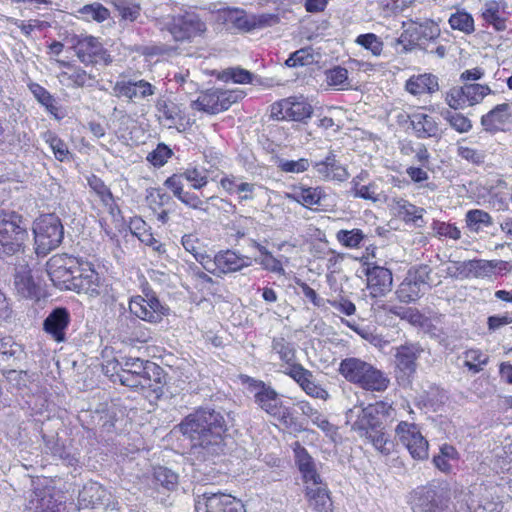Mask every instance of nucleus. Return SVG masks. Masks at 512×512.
Wrapping results in <instances>:
<instances>
[{
  "instance_id": "f257e3e1",
  "label": "nucleus",
  "mask_w": 512,
  "mask_h": 512,
  "mask_svg": "<svg viewBox=\"0 0 512 512\" xmlns=\"http://www.w3.org/2000/svg\"><path fill=\"white\" fill-rule=\"evenodd\" d=\"M180 430L191 442L190 456L195 461L194 478L202 482L215 480L213 469L208 463H215L214 457L224 451L225 421L221 413L202 408L189 414L180 424Z\"/></svg>"
},
{
  "instance_id": "f03ea898",
  "label": "nucleus",
  "mask_w": 512,
  "mask_h": 512,
  "mask_svg": "<svg viewBox=\"0 0 512 512\" xmlns=\"http://www.w3.org/2000/svg\"><path fill=\"white\" fill-rule=\"evenodd\" d=\"M159 367L140 358L122 357L105 360L103 370L106 375L116 377L122 385L130 388L150 387L151 374Z\"/></svg>"
},
{
  "instance_id": "7ed1b4c3",
  "label": "nucleus",
  "mask_w": 512,
  "mask_h": 512,
  "mask_svg": "<svg viewBox=\"0 0 512 512\" xmlns=\"http://www.w3.org/2000/svg\"><path fill=\"white\" fill-rule=\"evenodd\" d=\"M338 371L348 382L366 391H385L390 382L384 372L357 357L343 359L339 364Z\"/></svg>"
},
{
  "instance_id": "20e7f679",
  "label": "nucleus",
  "mask_w": 512,
  "mask_h": 512,
  "mask_svg": "<svg viewBox=\"0 0 512 512\" xmlns=\"http://www.w3.org/2000/svg\"><path fill=\"white\" fill-rule=\"evenodd\" d=\"M248 389L253 394L255 403L268 415L280 422L286 428L294 424L292 408L283 401L282 397L270 385L263 381L247 378Z\"/></svg>"
},
{
  "instance_id": "39448f33",
  "label": "nucleus",
  "mask_w": 512,
  "mask_h": 512,
  "mask_svg": "<svg viewBox=\"0 0 512 512\" xmlns=\"http://www.w3.org/2000/svg\"><path fill=\"white\" fill-rule=\"evenodd\" d=\"M449 500L450 490L444 483L419 486L409 496L413 512H442L448 506Z\"/></svg>"
},
{
  "instance_id": "423d86ee",
  "label": "nucleus",
  "mask_w": 512,
  "mask_h": 512,
  "mask_svg": "<svg viewBox=\"0 0 512 512\" xmlns=\"http://www.w3.org/2000/svg\"><path fill=\"white\" fill-rule=\"evenodd\" d=\"M28 239L22 217L15 213L0 214V256H10L23 249Z\"/></svg>"
},
{
  "instance_id": "0eeeda50",
  "label": "nucleus",
  "mask_w": 512,
  "mask_h": 512,
  "mask_svg": "<svg viewBox=\"0 0 512 512\" xmlns=\"http://www.w3.org/2000/svg\"><path fill=\"white\" fill-rule=\"evenodd\" d=\"M33 233L37 255L45 256L62 242L64 227L59 217L45 214L34 221Z\"/></svg>"
},
{
  "instance_id": "6e6552de",
  "label": "nucleus",
  "mask_w": 512,
  "mask_h": 512,
  "mask_svg": "<svg viewBox=\"0 0 512 512\" xmlns=\"http://www.w3.org/2000/svg\"><path fill=\"white\" fill-rule=\"evenodd\" d=\"M244 97L242 90L209 89L193 101L192 108L209 114H217Z\"/></svg>"
},
{
  "instance_id": "1a4fd4ad",
  "label": "nucleus",
  "mask_w": 512,
  "mask_h": 512,
  "mask_svg": "<svg viewBox=\"0 0 512 512\" xmlns=\"http://www.w3.org/2000/svg\"><path fill=\"white\" fill-rule=\"evenodd\" d=\"M79 258L67 254H57L49 259L47 273L55 287L71 291L79 267Z\"/></svg>"
},
{
  "instance_id": "9d476101",
  "label": "nucleus",
  "mask_w": 512,
  "mask_h": 512,
  "mask_svg": "<svg viewBox=\"0 0 512 512\" xmlns=\"http://www.w3.org/2000/svg\"><path fill=\"white\" fill-rule=\"evenodd\" d=\"M105 287L104 279L95 270L94 264L79 258V267L77 268L71 291L95 298L104 292Z\"/></svg>"
},
{
  "instance_id": "9b49d317",
  "label": "nucleus",
  "mask_w": 512,
  "mask_h": 512,
  "mask_svg": "<svg viewBox=\"0 0 512 512\" xmlns=\"http://www.w3.org/2000/svg\"><path fill=\"white\" fill-rule=\"evenodd\" d=\"M162 29H167L177 41L189 39L203 33L205 23L194 13H185L182 16H166L160 21Z\"/></svg>"
},
{
  "instance_id": "f8f14e48",
  "label": "nucleus",
  "mask_w": 512,
  "mask_h": 512,
  "mask_svg": "<svg viewBox=\"0 0 512 512\" xmlns=\"http://www.w3.org/2000/svg\"><path fill=\"white\" fill-rule=\"evenodd\" d=\"M395 435L413 459L425 460L428 458L429 443L415 423L399 422L395 428Z\"/></svg>"
},
{
  "instance_id": "ddd939ff",
  "label": "nucleus",
  "mask_w": 512,
  "mask_h": 512,
  "mask_svg": "<svg viewBox=\"0 0 512 512\" xmlns=\"http://www.w3.org/2000/svg\"><path fill=\"white\" fill-rule=\"evenodd\" d=\"M252 265V259L249 256L242 255L231 249L221 250L214 257H211L205 270L215 276L236 273Z\"/></svg>"
},
{
  "instance_id": "4468645a",
  "label": "nucleus",
  "mask_w": 512,
  "mask_h": 512,
  "mask_svg": "<svg viewBox=\"0 0 512 512\" xmlns=\"http://www.w3.org/2000/svg\"><path fill=\"white\" fill-rule=\"evenodd\" d=\"M385 406V403L378 402L375 405H368L364 408L354 407L350 409L346 417L348 422L352 423V430L363 438L365 435L370 434L382 426L379 414L385 409Z\"/></svg>"
},
{
  "instance_id": "2eb2a0df",
  "label": "nucleus",
  "mask_w": 512,
  "mask_h": 512,
  "mask_svg": "<svg viewBox=\"0 0 512 512\" xmlns=\"http://www.w3.org/2000/svg\"><path fill=\"white\" fill-rule=\"evenodd\" d=\"M312 114V106L304 96H292L271 106V117L276 120L302 121Z\"/></svg>"
},
{
  "instance_id": "dca6fc26",
  "label": "nucleus",
  "mask_w": 512,
  "mask_h": 512,
  "mask_svg": "<svg viewBox=\"0 0 512 512\" xmlns=\"http://www.w3.org/2000/svg\"><path fill=\"white\" fill-rule=\"evenodd\" d=\"M129 309L132 314L141 320L158 323L168 312L154 293H145L144 296L137 295L130 299Z\"/></svg>"
},
{
  "instance_id": "f3484780",
  "label": "nucleus",
  "mask_w": 512,
  "mask_h": 512,
  "mask_svg": "<svg viewBox=\"0 0 512 512\" xmlns=\"http://www.w3.org/2000/svg\"><path fill=\"white\" fill-rule=\"evenodd\" d=\"M196 512H243L240 501L223 493H207L198 497L195 503Z\"/></svg>"
},
{
  "instance_id": "a211bd4d",
  "label": "nucleus",
  "mask_w": 512,
  "mask_h": 512,
  "mask_svg": "<svg viewBox=\"0 0 512 512\" xmlns=\"http://www.w3.org/2000/svg\"><path fill=\"white\" fill-rule=\"evenodd\" d=\"M113 95L126 98L132 102L145 100L156 92V87L146 80H118L113 86Z\"/></svg>"
},
{
  "instance_id": "6ab92c4d",
  "label": "nucleus",
  "mask_w": 512,
  "mask_h": 512,
  "mask_svg": "<svg viewBox=\"0 0 512 512\" xmlns=\"http://www.w3.org/2000/svg\"><path fill=\"white\" fill-rule=\"evenodd\" d=\"M78 504L80 508L105 507L115 509L111 502V494L99 483L88 482L79 491Z\"/></svg>"
},
{
  "instance_id": "aec40b11",
  "label": "nucleus",
  "mask_w": 512,
  "mask_h": 512,
  "mask_svg": "<svg viewBox=\"0 0 512 512\" xmlns=\"http://www.w3.org/2000/svg\"><path fill=\"white\" fill-rule=\"evenodd\" d=\"M295 463L301 473L306 486L322 484V478L318 472V465L307 450L296 441L293 444Z\"/></svg>"
},
{
  "instance_id": "412c9836",
  "label": "nucleus",
  "mask_w": 512,
  "mask_h": 512,
  "mask_svg": "<svg viewBox=\"0 0 512 512\" xmlns=\"http://www.w3.org/2000/svg\"><path fill=\"white\" fill-rule=\"evenodd\" d=\"M220 186L228 195H236L238 201H251L256 196V191L261 188L256 183L247 182L244 177L234 174H226L220 180Z\"/></svg>"
},
{
  "instance_id": "4be33fe9",
  "label": "nucleus",
  "mask_w": 512,
  "mask_h": 512,
  "mask_svg": "<svg viewBox=\"0 0 512 512\" xmlns=\"http://www.w3.org/2000/svg\"><path fill=\"white\" fill-rule=\"evenodd\" d=\"M60 68H63L58 74L59 83L67 88H79L91 86L95 81V77L87 73L79 66L70 64L62 60H56Z\"/></svg>"
},
{
  "instance_id": "5701e85b",
  "label": "nucleus",
  "mask_w": 512,
  "mask_h": 512,
  "mask_svg": "<svg viewBox=\"0 0 512 512\" xmlns=\"http://www.w3.org/2000/svg\"><path fill=\"white\" fill-rule=\"evenodd\" d=\"M77 57L82 63H97L104 61L109 63L110 56L106 55L102 44L93 36H83L74 46Z\"/></svg>"
},
{
  "instance_id": "b1692460",
  "label": "nucleus",
  "mask_w": 512,
  "mask_h": 512,
  "mask_svg": "<svg viewBox=\"0 0 512 512\" xmlns=\"http://www.w3.org/2000/svg\"><path fill=\"white\" fill-rule=\"evenodd\" d=\"M288 198L306 208L324 210L328 206V195L322 187H298L288 194Z\"/></svg>"
},
{
  "instance_id": "393cba45",
  "label": "nucleus",
  "mask_w": 512,
  "mask_h": 512,
  "mask_svg": "<svg viewBox=\"0 0 512 512\" xmlns=\"http://www.w3.org/2000/svg\"><path fill=\"white\" fill-rule=\"evenodd\" d=\"M314 169L317 175L325 181L344 182L350 177L347 167L341 164L332 152L324 160L316 162Z\"/></svg>"
},
{
  "instance_id": "a878e982",
  "label": "nucleus",
  "mask_w": 512,
  "mask_h": 512,
  "mask_svg": "<svg viewBox=\"0 0 512 512\" xmlns=\"http://www.w3.org/2000/svg\"><path fill=\"white\" fill-rule=\"evenodd\" d=\"M367 288L372 297L384 296L391 291L392 273L387 268L381 266H373L367 268Z\"/></svg>"
},
{
  "instance_id": "bb28decb",
  "label": "nucleus",
  "mask_w": 512,
  "mask_h": 512,
  "mask_svg": "<svg viewBox=\"0 0 512 512\" xmlns=\"http://www.w3.org/2000/svg\"><path fill=\"white\" fill-rule=\"evenodd\" d=\"M288 376L291 377L307 395L322 400L328 398V392L319 384L315 383L312 372L303 366H293L288 372Z\"/></svg>"
},
{
  "instance_id": "cd10ccee",
  "label": "nucleus",
  "mask_w": 512,
  "mask_h": 512,
  "mask_svg": "<svg viewBox=\"0 0 512 512\" xmlns=\"http://www.w3.org/2000/svg\"><path fill=\"white\" fill-rule=\"evenodd\" d=\"M481 125L489 132L503 131L512 125L510 106L507 103L498 104L481 118Z\"/></svg>"
},
{
  "instance_id": "c85d7f7f",
  "label": "nucleus",
  "mask_w": 512,
  "mask_h": 512,
  "mask_svg": "<svg viewBox=\"0 0 512 512\" xmlns=\"http://www.w3.org/2000/svg\"><path fill=\"white\" fill-rule=\"evenodd\" d=\"M69 322V312L65 308H56L44 320V331L56 342H63Z\"/></svg>"
},
{
  "instance_id": "c756f323",
  "label": "nucleus",
  "mask_w": 512,
  "mask_h": 512,
  "mask_svg": "<svg viewBox=\"0 0 512 512\" xmlns=\"http://www.w3.org/2000/svg\"><path fill=\"white\" fill-rule=\"evenodd\" d=\"M64 503L55 499L49 489L34 491L30 497L26 512H63Z\"/></svg>"
},
{
  "instance_id": "7c9ffc66",
  "label": "nucleus",
  "mask_w": 512,
  "mask_h": 512,
  "mask_svg": "<svg viewBox=\"0 0 512 512\" xmlns=\"http://www.w3.org/2000/svg\"><path fill=\"white\" fill-rule=\"evenodd\" d=\"M422 348L418 344L406 343L396 348L395 363L405 375L410 376L416 371V361Z\"/></svg>"
},
{
  "instance_id": "2f4dec72",
  "label": "nucleus",
  "mask_w": 512,
  "mask_h": 512,
  "mask_svg": "<svg viewBox=\"0 0 512 512\" xmlns=\"http://www.w3.org/2000/svg\"><path fill=\"white\" fill-rule=\"evenodd\" d=\"M391 210L406 223L421 226L425 209L418 207L402 197H393L389 204Z\"/></svg>"
},
{
  "instance_id": "473e14b6",
  "label": "nucleus",
  "mask_w": 512,
  "mask_h": 512,
  "mask_svg": "<svg viewBox=\"0 0 512 512\" xmlns=\"http://www.w3.org/2000/svg\"><path fill=\"white\" fill-rule=\"evenodd\" d=\"M412 129L418 138H434L440 135V127L436 119L421 111L409 116Z\"/></svg>"
},
{
  "instance_id": "72a5a7b5",
  "label": "nucleus",
  "mask_w": 512,
  "mask_h": 512,
  "mask_svg": "<svg viewBox=\"0 0 512 512\" xmlns=\"http://www.w3.org/2000/svg\"><path fill=\"white\" fill-rule=\"evenodd\" d=\"M305 496L315 512H333V502L325 484L305 486Z\"/></svg>"
},
{
  "instance_id": "f704fd0d",
  "label": "nucleus",
  "mask_w": 512,
  "mask_h": 512,
  "mask_svg": "<svg viewBox=\"0 0 512 512\" xmlns=\"http://www.w3.org/2000/svg\"><path fill=\"white\" fill-rule=\"evenodd\" d=\"M271 348L272 352L281 360L284 374L288 375L293 366H302L296 362V348L293 342L284 337H274Z\"/></svg>"
},
{
  "instance_id": "c9c22d12",
  "label": "nucleus",
  "mask_w": 512,
  "mask_h": 512,
  "mask_svg": "<svg viewBox=\"0 0 512 512\" xmlns=\"http://www.w3.org/2000/svg\"><path fill=\"white\" fill-rule=\"evenodd\" d=\"M14 286L17 294L23 298L34 299L40 295V285L34 280L28 267L17 269Z\"/></svg>"
},
{
  "instance_id": "e433bc0d",
  "label": "nucleus",
  "mask_w": 512,
  "mask_h": 512,
  "mask_svg": "<svg viewBox=\"0 0 512 512\" xmlns=\"http://www.w3.org/2000/svg\"><path fill=\"white\" fill-rule=\"evenodd\" d=\"M181 244L186 252L190 253L194 259L201 264L205 270L211 256L207 253V245L195 233H189L182 236Z\"/></svg>"
},
{
  "instance_id": "4c0bfd02",
  "label": "nucleus",
  "mask_w": 512,
  "mask_h": 512,
  "mask_svg": "<svg viewBox=\"0 0 512 512\" xmlns=\"http://www.w3.org/2000/svg\"><path fill=\"white\" fill-rule=\"evenodd\" d=\"M426 286L424 280L417 278L415 274L409 273L397 290V297L401 302H414L423 293Z\"/></svg>"
},
{
  "instance_id": "58836bf2",
  "label": "nucleus",
  "mask_w": 512,
  "mask_h": 512,
  "mask_svg": "<svg viewBox=\"0 0 512 512\" xmlns=\"http://www.w3.org/2000/svg\"><path fill=\"white\" fill-rule=\"evenodd\" d=\"M406 90L412 95L432 94L439 89L438 79L431 74H419L410 77L406 82Z\"/></svg>"
},
{
  "instance_id": "ea45409f",
  "label": "nucleus",
  "mask_w": 512,
  "mask_h": 512,
  "mask_svg": "<svg viewBox=\"0 0 512 512\" xmlns=\"http://www.w3.org/2000/svg\"><path fill=\"white\" fill-rule=\"evenodd\" d=\"M501 264L499 260L474 259L463 262L462 267L468 277L484 278L491 276Z\"/></svg>"
},
{
  "instance_id": "a19ab883",
  "label": "nucleus",
  "mask_w": 512,
  "mask_h": 512,
  "mask_svg": "<svg viewBox=\"0 0 512 512\" xmlns=\"http://www.w3.org/2000/svg\"><path fill=\"white\" fill-rule=\"evenodd\" d=\"M460 358L463 365L473 374L480 373L489 362V355L478 348L465 350Z\"/></svg>"
},
{
  "instance_id": "79ce46f5",
  "label": "nucleus",
  "mask_w": 512,
  "mask_h": 512,
  "mask_svg": "<svg viewBox=\"0 0 512 512\" xmlns=\"http://www.w3.org/2000/svg\"><path fill=\"white\" fill-rule=\"evenodd\" d=\"M224 20L232 23L236 28L250 31L255 29V22L251 19V14L236 8H227L223 10Z\"/></svg>"
},
{
  "instance_id": "37998d69",
  "label": "nucleus",
  "mask_w": 512,
  "mask_h": 512,
  "mask_svg": "<svg viewBox=\"0 0 512 512\" xmlns=\"http://www.w3.org/2000/svg\"><path fill=\"white\" fill-rule=\"evenodd\" d=\"M224 20L232 23L236 28L250 31L255 29V22L251 19V14L236 8H227L223 10Z\"/></svg>"
},
{
  "instance_id": "c03bdc74",
  "label": "nucleus",
  "mask_w": 512,
  "mask_h": 512,
  "mask_svg": "<svg viewBox=\"0 0 512 512\" xmlns=\"http://www.w3.org/2000/svg\"><path fill=\"white\" fill-rule=\"evenodd\" d=\"M457 460L458 453L456 449L451 445L444 444L441 446L439 454L434 456L433 463L440 471L449 473Z\"/></svg>"
},
{
  "instance_id": "a18cd8bd",
  "label": "nucleus",
  "mask_w": 512,
  "mask_h": 512,
  "mask_svg": "<svg viewBox=\"0 0 512 512\" xmlns=\"http://www.w3.org/2000/svg\"><path fill=\"white\" fill-rule=\"evenodd\" d=\"M413 32L415 34L413 40L416 42L430 41L439 37L440 28L437 23L432 20H425L421 23L413 24Z\"/></svg>"
},
{
  "instance_id": "49530a36",
  "label": "nucleus",
  "mask_w": 512,
  "mask_h": 512,
  "mask_svg": "<svg viewBox=\"0 0 512 512\" xmlns=\"http://www.w3.org/2000/svg\"><path fill=\"white\" fill-rule=\"evenodd\" d=\"M448 23L453 30L464 34H471L475 30L473 17L464 10H457L451 14Z\"/></svg>"
},
{
  "instance_id": "de8ad7c7",
  "label": "nucleus",
  "mask_w": 512,
  "mask_h": 512,
  "mask_svg": "<svg viewBox=\"0 0 512 512\" xmlns=\"http://www.w3.org/2000/svg\"><path fill=\"white\" fill-rule=\"evenodd\" d=\"M318 58L319 54H316L313 48L304 47L291 53L285 64L288 67L306 66L317 62Z\"/></svg>"
},
{
  "instance_id": "09e8293b",
  "label": "nucleus",
  "mask_w": 512,
  "mask_h": 512,
  "mask_svg": "<svg viewBox=\"0 0 512 512\" xmlns=\"http://www.w3.org/2000/svg\"><path fill=\"white\" fill-rule=\"evenodd\" d=\"M366 238V235L361 229H351V230H339L336 233V240L344 247L349 249H357L361 246L363 240Z\"/></svg>"
},
{
  "instance_id": "8fccbe9b",
  "label": "nucleus",
  "mask_w": 512,
  "mask_h": 512,
  "mask_svg": "<svg viewBox=\"0 0 512 512\" xmlns=\"http://www.w3.org/2000/svg\"><path fill=\"white\" fill-rule=\"evenodd\" d=\"M440 115L449 125L459 133H467L472 129V122L463 114L452 112L449 109H443Z\"/></svg>"
},
{
  "instance_id": "3c124183",
  "label": "nucleus",
  "mask_w": 512,
  "mask_h": 512,
  "mask_svg": "<svg viewBox=\"0 0 512 512\" xmlns=\"http://www.w3.org/2000/svg\"><path fill=\"white\" fill-rule=\"evenodd\" d=\"M389 312L413 326H423L426 321L425 316L412 307L393 306L389 309Z\"/></svg>"
},
{
  "instance_id": "603ef678",
  "label": "nucleus",
  "mask_w": 512,
  "mask_h": 512,
  "mask_svg": "<svg viewBox=\"0 0 512 512\" xmlns=\"http://www.w3.org/2000/svg\"><path fill=\"white\" fill-rule=\"evenodd\" d=\"M466 223L470 231L479 232L492 224V218L487 212L474 209L467 212Z\"/></svg>"
},
{
  "instance_id": "864d4df0",
  "label": "nucleus",
  "mask_w": 512,
  "mask_h": 512,
  "mask_svg": "<svg viewBox=\"0 0 512 512\" xmlns=\"http://www.w3.org/2000/svg\"><path fill=\"white\" fill-rule=\"evenodd\" d=\"M78 13L83 20H94L99 23L107 20L110 16L109 10L97 2L83 6Z\"/></svg>"
},
{
  "instance_id": "5fc2aeb1",
  "label": "nucleus",
  "mask_w": 512,
  "mask_h": 512,
  "mask_svg": "<svg viewBox=\"0 0 512 512\" xmlns=\"http://www.w3.org/2000/svg\"><path fill=\"white\" fill-rule=\"evenodd\" d=\"M217 78L224 82L232 81L237 84H247L252 81L253 75L240 67L227 68L219 72Z\"/></svg>"
},
{
  "instance_id": "6e6d98bb",
  "label": "nucleus",
  "mask_w": 512,
  "mask_h": 512,
  "mask_svg": "<svg viewBox=\"0 0 512 512\" xmlns=\"http://www.w3.org/2000/svg\"><path fill=\"white\" fill-rule=\"evenodd\" d=\"M484 20L493 25L496 30L505 29V21L500 15L499 4L496 1L486 2L482 9Z\"/></svg>"
},
{
  "instance_id": "4d7b16f0",
  "label": "nucleus",
  "mask_w": 512,
  "mask_h": 512,
  "mask_svg": "<svg viewBox=\"0 0 512 512\" xmlns=\"http://www.w3.org/2000/svg\"><path fill=\"white\" fill-rule=\"evenodd\" d=\"M44 140L50 146L57 160L63 162L69 159L70 152L67 144L56 134L48 131L44 134Z\"/></svg>"
},
{
  "instance_id": "13d9d810",
  "label": "nucleus",
  "mask_w": 512,
  "mask_h": 512,
  "mask_svg": "<svg viewBox=\"0 0 512 512\" xmlns=\"http://www.w3.org/2000/svg\"><path fill=\"white\" fill-rule=\"evenodd\" d=\"M383 429V426H380L370 434L365 435L363 438L367 439L381 454L389 455L392 450V443L388 440Z\"/></svg>"
},
{
  "instance_id": "bf43d9fd",
  "label": "nucleus",
  "mask_w": 512,
  "mask_h": 512,
  "mask_svg": "<svg viewBox=\"0 0 512 512\" xmlns=\"http://www.w3.org/2000/svg\"><path fill=\"white\" fill-rule=\"evenodd\" d=\"M157 110L159 112V118L165 120L169 128L176 126L182 119L179 108L173 103L167 104L165 101H158Z\"/></svg>"
},
{
  "instance_id": "052dcab7",
  "label": "nucleus",
  "mask_w": 512,
  "mask_h": 512,
  "mask_svg": "<svg viewBox=\"0 0 512 512\" xmlns=\"http://www.w3.org/2000/svg\"><path fill=\"white\" fill-rule=\"evenodd\" d=\"M326 82L329 86L338 90H344L349 87L347 69L337 66L326 72Z\"/></svg>"
},
{
  "instance_id": "680f3d73",
  "label": "nucleus",
  "mask_w": 512,
  "mask_h": 512,
  "mask_svg": "<svg viewBox=\"0 0 512 512\" xmlns=\"http://www.w3.org/2000/svg\"><path fill=\"white\" fill-rule=\"evenodd\" d=\"M463 87L468 106H473L480 103L485 96L492 93L490 87L487 85L465 84Z\"/></svg>"
},
{
  "instance_id": "e2e57ef3",
  "label": "nucleus",
  "mask_w": 512,
  "mask_h": 512,
  "mask_svg": "<svg viewBox=\"0 0 512 512\" xmlns=\"http://www.w3.org/2000/svg\"><path fill=\"white\" fill-rule=\"evenodd\" d=\"M355 43L369 50L374 56L381 55L384 46L382 40L374 33L359 35Z\"/></svg>"
},
{
  "instance_id": "0e129e2a",
  "label": "nucleus",
  "mask_w": 512,
  "mask_h": 512,
  "mask_svg": "<svg viewBox=\"0 0 512 512\" xmlns=\"http://www.w3.org/2000/svg\"><path fill=\"white\" fill-rule=\"evenodd\" d=\"M184 179L191 183L192 188L199 190L207 185L208 176L205 169L189 167L182 173Z\"/></svg>"
},
{
  "instance_id": "69168bd1",
  "label": "nucleus",
  "mask_w": 512,
  "mask_h": 512,
  "mask_svg": "<svg viewBox=\"0 0 512 512\" xmlns=\"http://www.w3.org/2000/svg\"><path fill=\"white\" fill-rule=\"evenodd\" d=\"M156 483L165 487L168 490H172L178 483V476L172 470L166 467H157L153 473Z\"/></svg>"
},
{
  "instance_id": "338daca9",
  "label": "nucleus",
  "mask_w": 512,
  "mask_h": 512,
  "mask_svg": "<svg viewBox=\"0 0 512 512\" xmlns=\"http://www.w3.org/2000/svg\"><path fill=\"white\" fill-rule=\"evenodd\" d=\"M446 104L454 110H460L468 107L465 99L464 87H453L445 94Z\"/></svg>"
},
{
  "instance_id": "774afa93",
  "label": "nucleus",
  "mask_w": 512,
  "mask_h": 512,
  "mask_svg": "<svg viewBox=\"0 0 512 512\" xmlns=\"http://www.w3.org/2000/svg\"><path fill=\"white\" fill-rule=\"evenodd\" d=\"M172 156V150L165 144L160 143L148 154L147 160L156 167H161L167 163Z\"/></svg>"
}]
</instances>
